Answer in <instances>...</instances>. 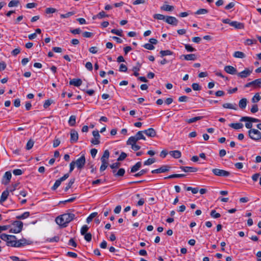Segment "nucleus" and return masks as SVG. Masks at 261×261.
<instances>
[{"label":"nucleus","instance_id":"nucleus-13","mask_svg":"<svg viewBox=\"0 0 261 261\" xmlns=\"http://www.w3.org/2000/svg\"><path fill=\"white\" fill-rule=\"evenodd\" d=\"M144 133L147 136L151 138H153L156 135V132L153 128H149L144 130Z\"/></svg>","mask_w":261,"mask_h":261},{"label":"nucleus","instance_id":"nucleus-63","mask_svg":"<svg viewBox=\"0 0 261 261\" xmlns=\"http://www.w3.org/2000/svg\"><path fill=\"white\" fill-rule=\"evenodd\" d=\"M127 70L126 66L123 64H121L119 67V71L120 72H126Z\"/></svg>","mask_w":261,"mask_h":261},{"label":"nucleus","instance_id":"nucleus-17","mask_svg":"<svg viewBox=\"0 0 261 261\" xmlns=\"http://www.w3.org/2000/svg\"><path fill=\"white\" fill-rule=\"evenodd\" d=\"M230 25L237 29H243L244 28V24L243 23L236 21H231V23H230Z\"/></svg>","mask_w":261,"mask_h":261},{"label":"nucleus","instance_id":"nucleus-18","mask_svg":"<svg viewBox=\"0 0 261 261\" xmlns=\"http://www.w3.org/2000/svg\"><path fill=\"white\" fill-rule=\"evenodd\" d=\"M240 121H248L250 122H258L260 120L257 118L249 117L247 116L242 117L240 119Z\"/></svg>","mask_w":261,"mask_h":261},{"label":"nucleus","instance_id":"nucleus-25","mask_svg":"<svg viewBox=\"0 0 261 261\" xmlns=\"http://www.w3.org/2000/svg\"><path fill=\"white\" fill-rule=\"evenodd\" d=\"M223 107L225 109H230L233 110H237V107L236 104L230 103H225L222 105Z\"/></svg>","mask_w":261,"mask_h":261},{"label":"nucleus","instance_id":"nucleus-10","mask_svg":"<svg viewBox=\"0 0 261 261\" xmlns=\"http://www.w3.org/2000/svg\"><path fill=\"white\" fill-rule=\"evenodd\" d=\"M94 138L91 141L92 144L94 145H98L100 143L99 138L100 135L98 130H94L92 132Z\"/></svg>","mask_w":261,"mask_h":261},{"label":"nucleus","instance_id":"nucleus-28","mask_svg":"<svg viewBox=\"0 0 261 261\" xmlns=\"http://www.w3.org/2000/svg\"><path fill=\"white\" fill-rule=\"evenodd\" d=\"M229 126L235 129H239L243 127V124L241 123H232L229 124Z\"/></svg>","mask_w":261,"mask_h":261},{"label":"nucleus","instance_id":"nucleus-52","mask_svg":"<svg viewBox=\"0 0 261 261\" xmlns=\"http://www.w3.org/2000/svg\"><path fill=\"white\" fill-rule=\"evenodd\" d=\"M125 173V170L123 168H120L118 172L115 174V176H122Z\"/></svg>","mask_w":261,"mask_h":261},{"label":"nucleus","instance_id":"nucleus-20","mask_svg":"<svg viewBox=\"0 0 261 261\" xmlns=\"http://www.w3.org/2000/svg\"><path fill=\"white\" fill-rule=\"evenodd\" d=\"M182 58L187 61H194L196 59V56L195 54L184 55L181 56L180 59H182Z\"/></svg>","mask_w":261,"mask_h":261},{"label":"nucleus","instance_id":"nucleus-48","mask_svg":"<svg viewBox=\"0 0 261 261\" xmlns=\"http://www.w3.org/2000/svg\"><path fill=\"white\" fill-rule=\"evenodd\" d=\"M211 216L214 218H219L221 217L219 213L216 212L215 210H212L211 212Z\"/></svg>","mask_w":261,"mask_h":261},{"label":"nucleus","instance_id":"nucleus-55","mask_svg":"<svg viewBox=\"0 0 261 261\" xmlns=\"http://www.w3.org/2000/svg\"><path fill=\"white\" fill-rule=\"evenodd\" d=\"M19 3V2L18 1L12 0L9 2L8 4V6L9 7H16L18 5Z\"/></svg>","mask_w":261,"mask_h":261},{"label":"nucleus","instance_id":"nucleus-3","mask_svg":"<svg viewBox=\"0 0 261 261\" xmlns=\"http://www.w3.org/2000/svg\"><path fill=\"white\" fill-rule=\"evenodd\" d=\"M249 137L253 140L258 141L261 139V133L256 129H250L248 131Z\"/></svg>","mask_w":261,"mask_h":261},{"label":"nucleus","instance_id":"nucleus-11","mask_svg":"<svg viewBox=\"0 0 261 261\" xmlns=\"http://www.w3.org/2000/svg\"><path fill=\"white\" fill-rule=\"evenodd\" d=\"M165 22L169 24L177 25L178 21L175 17L167 16L165 19Z\"/></svg>","mask_w":261,"mask_h":261},{"label":"nucleus","instance_id":"nucleus-32","mask_svg":"<svg viewBox=\"0 0 261 261\" xmlns=\"http://www.w3.org/2000/svg\"><path fill=\"white\" fill-rule=\"evenodd\" d=\"M108 16H109L108 15H107L103 11H102L100 12L99 13H98L96 15L94 16L93 17V19H94L96 18H98L99 19H102L105 17H108Z\"/></svg>","mask_w":261,"mask_h":261},{"label":"nucleus","instance_id":"nucleus-57","mask_svg":"<svg viewBox=\"0 0 261 261\" xmlns=\"http://www.w3.org/2000/svg\"><path fill=\"white\" fill-rule=\"evenodd\" d=\"M148 171L147 169H142L140 171H139L138 173H136L134 176L135 177H139L141 176L144 174H145Z\"/></svg>","mask_w":261,"mask_h":261},{"label":"nucleus","instance_id":"nucleus-14","mask_svg":"<svg viewBox=\"0 0 261 261\" xmlns=\"http://www.w3.org/2000/svg\"><path fill=\"white\" fill-rule=\"evenodd\" d=\"M252 72V70H250L248 68H245L243 71L238 73V75L241 78H245L250 75Z\"/></svg>","mask_w":261,"mask_h":261},{"label":"nucleus","instance_id":"nucleus-30","mask_svg":"<svg viewBox=\"0 0 261 261\" xmlns=\"http://www.w3.org/2000/svg\"><path fill=\"white\" fill-rule=\"evenodd\" d=\"M138 141L137 139L136 138V136H132L129 137L127 141V144L133 145L134 144H136L137 142Z\"/></svg>","mask_w":261,"mask_h":261},{"label":"nucleus","instance_id":"nucleus-5","mask_svg":"<svg viewBox=\"0 0 261 261\" xmlns=\"http://www.w3.org/2000/svg\"><path fill=\"white\" fill-rule=\"evenodd\" d=\"M69 176V174L66 173L63 176L57 180L54 186L51 187V190L53 191L56 190L60 186L61 182L68 178Z\"/></svg>","mask_w":261,"mask_h":261},{"label":"nucleus","instance_id":"nucleus-35","mask_svg":"<svg viewBox=\"0 0 261 261\" xmlns=\"http://www.w3.org/2000/svg\"><path fill=\"white\" fill-rule=\"evenodd\" d=\"M203 116H197L186 120V122L188 123H192L195 122L198 120H201L203 118Z\"/></svg>","mask_w":261,"mask_h":261},{"label":"nucleus","instance_id":"nucleus-56","mask_svg":"<svg viewBox=\"0 0 261 261\" xmlns=\"http://www.w3.org/2000/svg\"><path fill=\"white\" fill-rule=\"evenodd\" d=\"M127 157V154L124 152H122L120 156L118 158V161H123Z\"/></svg>","mask_w":261,"mask_h":261},{"label":"nucleus","instance_id":"nucleus-4","mask_svg":"<svg viewBox=\"0 0 261 261\" xmlns=\"http://www.w3.org/2000/svg\"><path fill=\"white\" fill-rule=\"evenodd\" d=\"M212 172L214 175L222 177H227L230 174V173L227 171L218 168L213 169Z\"/></svg>","mask_w":261,"mask_h":261},{"label":"nucleus","instance_id":"nucleus-7","mask_svg":"<svg viewBox=\"0 0 261 261\" xmlns=\"http://www.w3.org/2000/svg\"><path fill=\"white\" fill-rule=\"evenodd\" d=\"M86 163V159L84 155H82L80 158L74 161V164L79 169H82Z\"/></svg>","mask_w":261,"mask_h":261},{"label":"nucleus","instance_id":"nucleus-36","mask_svg":"<svg viewBox=\"0 0 261 261\" xmlns=\"http://www.w3.org/2000/svg\"><path fill=\"white\" fill-rule=\"evenodd\" d=\"M76 123V116L75 115H71L68 120V123L70 126H73Z\"/></svg>","mask_w":261,"mask_h":261},{"label":"nucleus","instance_id":"nucleus-9","mask_svg":"<svg viewBox=\"0 0 261 261\" xmlns=\"http://www.w3.org/2000/svg\"><path fill=\"white\" fill-rule=\"evenodd\" d=\"M16 239H17L15 236L9 235V240L7 242V246L17 247V241Z\"/></svg>","mask_w":261,"mask_h":261},{"label":"nucleus","instance_id":"nucleus-24","mask_svg":"<svg viewBox=\"0 0 261 261\" xmlns=\"http://www.w3.org/2000/svg\"><path fill=\"white\" fill-rule=\"evenodd\" d=\"M169 153L175 159H179L181 155V152L179 150L170 151Z\"/></svg>","mask_w":261,"mask_h":261},{"label":"nucleus","instance_id":"nucleus-1","mask_svg":"<svg viewBox=\"0 0 261 261\" xmlns=\"http://www.w3.org/2000/svg\"><path fill=\"white\" fill-rule=\"evenodd\" d=\"M74 218L75 215L74 214L65 213L57 217L56 219V222L59 225L65 227Z\"/></svg>","mask_w":261,"mask_h":261},{"label":"nucleus","instance_id":"nucleus-34","mask_svg":"<svg viewBox=\"0 0 261 261\" xmlns=\"http://www.w3.org/2000/svg\"><path fill=\"white\" fill-rule=\"evenodd\" d=\"M186 176V174H174L170 175L169 176H168L167 177H165L164 178L167 179V178H181V177H184Z\"/></svg>","mask_w":261,"mask_h":261},{"label":"nucleus","instance_id":"nucleus-50","mask_svg":"<svg viewBox=\"0 0 261 261\" xmlns=\"http://www.w3.org/2000/svg\"><path fill=\"white\" fill-rule=\"evenodd\" d=\"M155 160L154 158H149L144 162V165L146 166L150 165L155 162Z\"/></svg>","mask_w":261,"mask_h":261},{"label":"nucleus","instance_id":"nucleus-23","mask_svg":"<svg viewBox=\"0 0 261 261\" xmlns=\"http://www.w3.org/2000/svg\"><path fill=\"white\" fill-rule=\"evenodd\" d=\"M12 177V174L10 171H7L4 175V179H6L5 181H3L4 185H7L9 182Z\"/></svg>","mask_w":261,"mask_h":261},{"label":"nucleus","instance_id":"nucleus-31","mask_svg":"<svg viewBox=\"0 0 261 261\" xmlns=\"http://www.w3.org/2000/svg\"><path fill=\"white\" fill-rule=\"evenodd\" d=\"M144 134V130L139 131L138 132H137L136 133V134L135 135V136H136V138L137 139L138 141L141 140V139L144 140H146V138L145 137V136L143 135Z\"/></svg>","mask_w":261,"mask_h":261},{"label":"nucleus","instance_id":"nucleus-37","mask_svg":"<svg viewBox=\"0 0 261 261\" xmlns=\"http://www.w3.org/2000/svg\"><path fill=\"white\" fill-rule=\"evenodd\" d=\"M233 56L235 58H244L245 57V55L242 51H237L234 53Z\"/></svg>","mask_w":261,"mask_h":261},{"label":"nucleus","instance_id":"nucleus-59","mask_svg":"<svg viewBox=\"0 0 261 261\" xmlns=\"http://www.w3.org/2000/svg\"><path fill=\"white\" fill-rule=\"evenodd\" d=\"M192 87L194 90L199 91L201 89V87L197 83H193L192 85Z\"/></svg>","mask_w":261,"mask_h":261},{"label":"nucleus","instance_id":"nucleus-38","mask_svg":"<svg viewBox=\"0 0 261 261\" xmlns=\"http://www.w3.org/2000/svg\"><path fill=\"white\" fill-rule=\"evenodd\" d=\"M30 216V213L29 212H25L23 213L22 214L19 216H17L16 217V219H24L25 218H28Z\"/></svg>","mask_w":261,"mask_h":261},{"label":"nucleus","instance_id":"nucleus-40","mask_svg":"<svg viewBox=\"0 0 261 261\" xmlns=\"http://www.w3.org/2000/svg\"><path fill=\"white\" fill-rule=\"evenodd\" d=\"M111 32L114 34H116L119 36L122 37L123 36V31L122 30H116V29H112L111 31Z\"/></svg>","mask_w":261,"mask_h":261},{"label":"nucleus","instance_id":"nucleus-33","mask_svg":"<svg viewBox=\"0 0 261 261\" xmlns=\"http://www.w3.org/2000/svg\"><path fill=\"white\" fill-rule=\"evenodd\" d=\"M161 9L166 11H172L174 10V7L168 5H164L161 7Z\"/></svg>","mask_w":261,"mask_h":261},{"label":"nucleus","instance_id":"nucleus-39","mask_svg":"<svg viewBox=\"0 0 261 261\" xmlns=\"http://www.w3.org/2000/svg\"><path fill=\"white\" fill-rule=\"evenodd\" d=\"M74 181H75V178H74L71 179L70 180V181H69V182L68 183V184L66 186V187L65 188L64 191L65 192H67L72 187V186L74 184Z\"/></svg>","mask_w":261,"mask_h":261},{"label":"nucleus","instance_id":"nucleus-64","mask_svg":"<svg viewBox=\"0 0 261 261\" xmlns=\"http://www.w3.org/2000/svg\"><path fill=\"white\" fill-rule=\"evenodd\" d=\"M9 235L5 234V233H2L0 235V238L3 240V241L8 242V240H9Z\"/></svg>","mask_w":261,"mask_h":261},{"label":"nucleus","instance_id":"nucleus-22","mask_svg":"<svg viewBox=\"0 0 261 261\" xmlns=\"http://www.w3.org/2000/svg\"><path fill=\"white\" fill-rule=\"evenodd\" d=\"M110 156V152L108 150H106L101 156L100 160L101 162H108V159Z\"/></svg>","mask_w":261,"mask_h":261},{"label":"nucleus","instance_id":"nucleus-12","mask_svg":"<svg viewBox=\"0 0 261 261\" xmlns=\"http://www.w3.org/2000/svg\"><path fill=\"white\" fill-rule=\"evenodd\" d=\"M79 135L77 132L74 130L72 129L70 132V142L71 143H75L78 141Z\"/></svg>","mask_w":261,"mask_h":261},{"label":"nucleus","instance_id":"nucleus-46","mask_svg":"<svg viewBox=\"0 0 261 261\" xmlns=\"http://www.w3.org/2000/svg\"><path fill=\"white\" fill-rule=\"evenodd\" d=\"M97 215V213L94 212L91 214L87 218V222L90 223L92 221V219Z\"/></svg>","mask_w":261,"mask_h":261},{"label":"nucleus","instance_id":"nucleus-21","mask_svg":"<svg viewBox=\"0 0 261 261\" xmlns=\"http://www.w3.org/2000/svg\"><path fill=\"white\" fill-rule=\"evenodd\" d=\"M82 84V81L80 79H73L70 80L69 82V84L71 85H73L76 87H79L81 86Z\"/></svg>","mask_w":261,"mask_h":261},{"label":"nucleus","instance_id":"nucleus-26","mask_svg":"<svg viewBox=\"0 0 261 261\" xmlns=\"http://www.w3.org/2000/svg\"><path fill=\"white\" fill-rule=\"evenodd\" d=\"M142 163L141 162H137L135 165H134L130 170V172L134 173L139 170L141 167Z\"/></svg>","mask_w":261,"mask_h":261},{"label":"nucleus","instance_id":"nucleus-2","mask_svg":"<svg viewBox=\"0 0 261 261\" xmlns=\"http://www.w3.org/2000/svg\"><path fill=\"white\" fill-rule=\"evenodd\" d=\"M13 227H12L9 232L11 233H19L22 229L23 223L20 221H16L13 223Z\"/></svg>","mask_w":261,"mask_h":261},{"label":"nucleus","instance_id":"nucleus-53","mask_svg":"<svg viewBox=\"0 0 261 261\" xmlns=\"http://www.w3.org/2000/svg\"><path fill=\"white\" fill-rule=\"evenodd\" d=\"M59 241V237L58 236H55L52 238H47L46 240V241L48 242H58Z\"/></svg>","mask_w":261,"mask_h":261},{"label":"nucleus","instance_id":"nucleus-60","mask_svg":"<svg viewBox=\"0 0 261 261\" xmlns=\"http://www.w3.org/2000/svg\"><path fill=\"white\" fill-rule=\"evenodd\" d=\"M185 47L187 50L188 51L192 52L196 50L195 48H193L190 44H185Z\"/></svg>","mask_w":261,"mask_h":261},{"label":"nucleus","instance_id":"nucleus-58","mask_svg":"<svg viewBox=\"0 0 261 261\" xmlns=\"http://www.w3.org/2000/svg\"><path fill=\"white\" fill-rule=\"evenodd\" d=\"M101 163H102V164L100 167V171L101 172H102L106 169L109 164H108V162H101Z\"/></svg>","mask_w":261,"mask_h":261},{"label":"nucleus","instance_id":"nucleus-16","mask_svg":"<svg viewBox=\"0 0 261 261\" xmlns=\"http://www.w3.org/2000/svg\"><path fill=\"white\" fill-rule=\"evenodd\" d=\"M180 168L185 172H195L198 170L197 168L192 167L180 166Z\"/></svg>","mask_w":261,"mask_h":261},{"label":"nucleus","instance_id":"nucleus-43","mask_svg":"<svg viewBox=\"0 0 261 261\" xmlns=\"http://www.w3.org/2000/svg\"><path fill=\"white\" fill-rule=\"evenodd\" d=\"M153 18L158 20H163L165 21L166 16L160 14H155L153 15Z\"/></svg>","mask_w":261,"mask_h":261},{"label":"nucleus","instance_id":"nucleus-42","mask_svg":"<svg viewBox=\"0 0 261 261\" xmlns=\"http://www.w3.org/2000/svg\"><path fill=\"white\" fill-rule=\"evenodd\" d=\"M162 57H164L165 56L171 55L173 54V52L170 50H161L160 52Z\"/></svg>","mask_w":261,"mask_h":261},{"label":"nucleus","instance_id":"nucleus-19","mask_svg":"<svg viewBox=\"0 0 261 261\" xmlns=\"http://www.w3.org/2000/svg\"><path fill=\"white\" fill-rule=\"evenodd\" d=\"M31 242L25 239H20L17 241V247H21L26 245H30Z\"/></svg>","mask_w":261,"mask_h":261},{"label":"nucleus","instance_id":"nucleus-6","mask_svg":"<svg viewBox=\"0 0 261 261\" xmlns=\"http://www.w3.org/2000/svg\"><path fill=\"white\" fill-rule=\"evenodd\" d=\"M245 88L252 86L253 88L256 89L261 87V78L255 80L251 82L247 83L245 85Z\"/></svg>","mask_w":261,"mask_h":261},{"label":"nucleus","instance_id":"nucleus-27","mask_svg":"<svg viewBox=\"0 0 261 261\" xmlns=\"http://www.w3.org/2000/svg\"><path fill=\"white\" fill-rule=\"evenodd\" d=\"M9 195V192L7 190L4 191L2 193L1 197V199H0L1 201V203L4 202V201H5L7 200Z\"/></svg>","mask_w":261,"mask_h":261},{"label":"nucleus","instance_id":"nucleus-15","mask_svg":"<svg viewBox=\"0 0 261 261\" xmlns=\"http://www.w3.org/2000/svg\"><path fill=\"white\" fill-rule=\"evenodd\" d=\"M224 70L227 73L230 74H235L237 73V69L232 66L228 65L224 67Z\"/></svg>","mask_w":261,"mask_h":261},{"label":"nucleus","instance_id":"nucleus-62","mask_svg":"<svg viewBox=\"0 0 261 261\" xmlns=\"http://www.w3.org/2000/svg\"><path fill=\"white\" fill-rule=\"evenodd\" d=\"M84 239L85 240H86L87 242H90L91 241L92 239V234L90 233H85L84 235Z\"/></svg>","mask_w":261,"mask_h":261},{"label":"nucleus","instance_id":"nucleus-54","mask_svg":"<svg viewBox=\"0 0 261 261\" xmlns=\"http://www.w3.org/2000/svg\"><path fill=\"white\" fill-rule=\"evenodd\" d=\"M208 13V10L206 9H200L198 10L196 12L195 14H204Z\"/></svg>","mask_w":261,"mask_h":261},{"label":"nucleus","instance_id":"nucleus-51","mask_svg":"<svg viewBox=\"0 0 261 261\" xmlns=\"http://www.w3.org/2000/svg\"><path fill=\"white\" fill-rule=\"evenodd\" d=\"M257 42V41L256 40H253L250 39H247L246 40L245 42V45H251L253 44H255Z\"/></svg>","mask_w":261,"mask_h":261},{"label":"nucleus","instance_id":"nucleus-49","mask_svg":"<svg viewBox=\"0 0 261 261\" xmlns=\"http://www.w3.org/2000/svg\"><path fill=\"white\" fill-rule=\"evenodd\" d=\"M89 229V227L87 225H83L81 229V233L82 235H84L87 233V231Z\"/></svg>","mask_w":261,"mask_h":261},{"label":"nucleus","instance_id":"nucleus-47","mask_svg":"<svg viewBox=\"0 0 261 261\" xmlns=\"http://www.w3.org/2000/svg\"><path fill=\"white\" fill-rule=\"evenodd\" d=\"M75 13V12L74 11L69 12L66 14H61L60 17L62 18H68L73 15Z\"/></svg>","mask_w":261,"mask_h":261},{"label":"nucleus","instance_id":"nucleus-41","mask_svg":"<svg viewBox=\"0 0 261 261\" xmlns=\"http://www.w3.org/2000/svg\"><path fill=\"white\" fill-rule=\"evenodd\" d=\"M261 99V97L259 95L258 93H256L254 96L252 97L251 100L252 102H257Z\"/></svg>","mask_w":261,"mask_h":261},{"label":"nucleus","instance_id":"nucleus-44","mask_svg":"<svg viewBox=\"0 0 261 261\" xmlns=\"http://www.w3.org/2000/svg\"><path fill=\"white\" fill-rule=\"evenodd\" d=\"M138 66H135L133 68V70L134 71V75L136 76H138L139 75L138 71L140 70V68L141 67V65L138 63Z\"/></svg>","mask_w":261,"mask_h":261},{"label":"nucleus","instance_id":"nucleus-29","mask_svg":"<svg viewBox=\"0 0 261 261\" xmlns=\"http://www.w3.org/2000/svg\"><path fill=\"white\" fill-rule=\"evenodd\" d=\"M247 100L245 98H242L239 102V106L241 109H244L247 106Z\"/></svg>","mask_w":261,"mask_h":261},{"label":"nucleus","instance_id":"nucleus-45","mask_svg":"<svg viewBox=\"0 0 261 261\" xmlns=\"http://www.w3.org/2000/svg\"><path fill=\"white\" fill-rule=\"evenodd\" d=\"M34 142L32 140H29L27 143L26 149L27 150H30L32 149L34 146Z\"/></svg>","mask_w":261,"mask_h":261},{"label":"nucleus","instance_id":"nucleus-8","mask_svg":"<svg viewBox=\"0 0 261 261\" xmlns=\"http://www.w3.org/2000/svg\"><path fill=\"white\" fill-rule=\"evenodd\" d=\"M170 168L171 167L168 165H163L158 169L153 170L151 173L153 174L165 173L169 171Z\"/></svg>","mask_w":261,"mask_h":261},{"label":"nucleus","instance_id":"nucleus-61","mask_svg":"<svg viewBox=\"0 0 261 261\" xmlns=\"http://www.w3.org/2000/svg\"><path fill=\"white\" fill-rule=\"evenodd\" d=\"M143 47L148 50H153L154 48V46L150 43H146L143 45Z\"/></svg>","mask_w":261,"mask_h":261}]
</instances>
